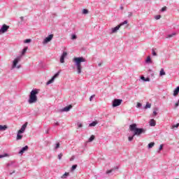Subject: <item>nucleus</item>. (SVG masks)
Wrapping results in <instances>:
<instances>
[{
  "label": "nucleus",
  "mask_w": 179,
  "mask_h": 179,
  "mask_svg": "<svg viewBox=\"0 0 179 179\" xmlns=\"http://www.w3.org/2000/svg\"><path fill=\"white\" fill-rule=\"evenodd\" d=\"M28 47H25L22 49V54L20 56H17L13 61V65H12V69H15V68H17V69H20L22 68L21 65H17L19 62H20L22 59V55H24L26 52H27Z\"/></svg>",
  "instance_id": "nucleus-1"
},
{
  "label": "nucleus",
  "mask_w": 179,
  "mask_h": 179,
  "mask_svg": "<svg viewBox=\"0 0 179 179\" xmlns=\"http://www.w3.org/2000/svg\"><path fill=\"white\" fill-rule=\"evenodd\" d=\"M129 130L131 132H134V136H140V135L146 132V129L136 127V124L135 123L129 125Z\"/></svg>",
  "instance_id": "nucleus-2"
},
{
  "label": "nucleus",
  "mask_w": 179,
  "mask_h": 179,
  "mask_svg": "<svg viewBox=\"0 0 179 179\" xmlns=\"http://www.w3.org/2000/svg\"><path fill=\"white\" fill-rule=\"evenodd\" d=\"M73 62H75V65L77 68V73L78 75L82 73V62H86V59L83 57H75L73 59Z\"/></svg>",
  "instance_id": "nucleus-3"
},
{
  "label": "nucleus",
  "mask_w": 179,
  "mask_h": 179,
  "mask_svg": "<svg viewBox=\"0 0 179 179\" xmlns=\"http://www.w3.org/2000/svg\"><path fill=\"white\" fill-rule=\"evenodd\" d=\"M38 92H40V90L38 89H34L31 91L28 99L29 104H34V103H37V94H38Z\"/></svg>",
  "instance_id": "nucleus-4"
},
{
  "label": "nucleus",
  "mask_w": 179,
  "mask_h": 179,
  "mask_svg": "<svg viewBox=\"0 0 179 179\" xmlns=\"http://www.w3.org/2000/svg\"><path fill=\"white\" fill-rule=\"evenodd\" d=\"M10 167H16L15 162L14 161H9L6 164L5 169L7 170V171H9Z\"/></svg>",
  "instance_id": "nucleus-5"
},
{
  "label": "nucleus",
  "mask_w": 179,
  "mask_h": 179,
  "mask_svg": "<svg viewBox=\"0 0 179 179\" xmlns=\"http://www.w3.org/2000/svg\"><path fill=\"white\" fill-rule=\"evenodd\" d=\"M121 103H122V99H115L112 102L113 107H118V106H121Z\"/></svg>",
  "instance_id": "nucleus-6"
},
{
  "label": "nucleus",
  "mask_w": 179,
  "mask_h": 179,
  "mask_svg": "<svg viewBox=\"0 0 179 179\" xmlns=\"http://www.w3.org/2000/svg\"><path fill=\"white\" fill-rule=\"evenodd\" d=\"M54 38V34H50L48 36H47L43 41V44H47L51 41Z\"/></svg>",
  "instance_id": "nucleus-7"
},
{
  "label": "nucleus",
  "mask_w": 179,
  "mask_h": 179,
  "mask_svg": "<svg viewBox=\"0 0 179 179\" xmlns=\"http://www.w3.org/2000/svg\"><path fill=\"white\" fill-rule=\"evenodd\" d=\"M121 27V25H117L115 27L111 28V29H110V34H114V33H117L118 31V30H120Z\"/></svg>",
  "instance_id": "nucleus-8"
},
{
  "label": "nucleus",
  "mask_w": 179,
  "mask_h": 179,
  "mask_svg": "<svg viewBox=\"0 0 179 179\" xmlns=\"http://www.w3.org/2000/svg\"><path fill=\"white\" fill-rule=\"evenodd\" d=\"M27 122H26L17 132L19 134H24V131H26V128H27Z\"/></svg>",
  "instance_id": "nucleus-9"
},
{
  "label": "nucleus",
  "mask_w": 179,
  "mask_h": 179,
  "mask_svg": "<svg viewBox=\"0 0 179 179\" xmlns=\"http://www.w3.org/2000/svg\"><path fill=\"white\" fill-rule=\"evenodd\" d=\"M68 55V52H63L60 57V62L61 64H64L65 62V57Z\"/></svg>",
  "instance_id": "nucleus-10"
},
{
  "label": "nucleus",
  "mask_w": 179,
  "mask_h": 179,
  "mask_svg": "<svg viewBox=\"0 0 179 179\" xmlns=\"http://www.w3.org/2000/svg\"><path fill=\"white\" fill-rule=\"evenodd\" d=\"M8 29H9V26H8L5 24H3L0 29L1 34L6 33V31H8Z\"/></svg>",
  "instance_id": "nucleus-11"
},
{
  "label": "nucleus",
  "mask_w": 179,
  "mask_h": 179,
  "mask_svg": "<svg viewBox=\"0 0 179 179\" xmlns=\"http://www.w3.org/2000/svg\"><path fill=\"white\" fill-rule=\"evenodd\" d=\"M29 150V146L25 145L24 147H23L19 152V155H23V153H24L27 150Z\"/></svg>",
  "instance_id": "nucleus-12"
},
{
  "label": "nucleus",
  "mask_w": 179,
  "mask_h": 179,
  "mask_svg": "<svg viewBox=\"0 0 179 179\" xmlns=\"http://www.w3.org/2000/svg\"><path fill=\"white\" fill-rule=\"evenodd\" d=\"M71 108H72V106L69 105L68 106L64 107V108L62 109V112H66L68 113V111L71 110Z\"/></svg>",
  "instance_id": "nucleus-13"
},
{
  "label": "nucleus",
  "mask_w": 179,
  "mask_h": 179,
  "mask_svg": "<svg viewBox=\"0 0 179 179\" xmlns=\"http://www.w3.org/2000/svg\"><path fill=\"white\" fill-rule=\"evenodd\" d=\"M21 134H22V133L17 132V138H16V140H17V141H20V140H22V138H23V135H22Z\"/></svg>",
  "instance_id": "nucleus-14"
},
{
  "label": "nucleus",
  "mask_w": 179,
  "mask_h": 179,
  "mask_svg": "<svg viewBox=\"0 0 179 179\" xmlns=\"http://www.w3.org/2000/svg\"><path fill=\"white\" fill-rule=\"evenodd\" d=\"M179 93V87H177L174 90H173V96H178Z\"/></svg>",
  "instance_id": "nucleus-15"
},
{
  "label": "nucleus",
  "mask_w": 179,
  "mask_h": 179,
  "mask_svg": "<svg viewBox=\"0 0 179 179\" xmlns=\"http://www.w3.org/2000/svg\"><path fill=\"white\" fill-rule=\"evenodd\" d=\"M150 127H156V121H155V120L152 119L150 121Z\"/></svg>",
  "instance_id": "nucleus-16"
},
{
  "label": "nucleus",
  "mask_w": 179,
  "mask_h": 179,
  "mask_svg": "<svg viewBox=\"0 0 179 179\" xmlns=\"http://www.w3.org/2000/svg\"><path fill=\"white\" fill-rule=\"evenodd\" d=\"M8 129V126L0 125V131H6Z\"/></svg>",
  "instance_id": "nucleus-17"
},
{
  "label": "nucleus",
  "mask_w": 179,
  "mask_h": 179,
  "mask_svg": "<svg viewBox=\"0 0 179 179\" xmlns=\"http://www.w3.org/2000/svg\"><path fill=\"white\" fill-rule=\"evenodd\" d=\"M152 59L150 58V56H148L147 59H145V64H152Z\"/></svg>",
  "instance_id": "nucleus-18"
},
{
  "label": "nucleus",
  "mask_w": 179,
  "mask_h": 179,
  "mask_svg": "<svg viewBox=\"0 0 179 179\" xmlns=\"http://www.w3.org/2000/svg\"><path fill=\"white\" fill-rule=\"evenodd\" d=\"M114 170H118V166H116L114 169L107 171L106 174H110V173H113V171H114Z\"/></svg>",
  "instance_id": "nucleus-19"
},
{
  "label": "nucleus",
  "mask_w": 179,
  "mask_h": 179,
  "mask_svg": "<svg viewBox=\"0 0 179 179\" xmlns=\"http://www.w3.org/2000/svg\"><path fill=\"white\" fill-rule=\"evenodd\" d=\"M166 75V72H164V69H161L159 71V76H164Z\"/></svg>",
  "instance_id": "nucleus-20"
},
{
  "label": "nucleus",
  "mask_w": 179,
  "mask_h": 179,
  "mask_svg": "<svg viewBox=\"0 0 179 179\" xmlns=\"http://www.w3.org/2000/svg\"><path fill=\"white\" fill-rule=\"evenodd\" d=\"M97 124H99L97 121H94L89 124V127H96Z\"/></svg>",
  "instance_id": "nucleus-21"
},
{
  "label": "nucleus",
  "mask_w": 179,
  "mask_h": 179,
  "mask_svg": "<svg viewBox=\"0 0 179 179\" xmlns=\"http://www.w3.org/2000/svg\"><path fill=\"white\" fill-rule=\"evenodd\" d=\"M3 157H9V154L4 153L3 155H0V159H3Z\"/></svg>",
  "instance_id": "nucleus-22"
},
{
  "label": "nucleus",
  "mask_w": 179,
  "mask_h": 179,
  "mask_svg": "<svg viewBox=\"0 0 179 179\" xmlns=\"http://www.w3.org/2000/svg\"><path fill=\"white\" fill-rule=\"evenodd\" d=\"M54 80V78L52 77V78L47 82L46 85H51V83H52Z\"/></svg>",
  "instance_id": "nucleus-23"
},
{
  "label": "nucleus",
  "mask_w": 179,
  "mask_h": 179,
  "mask_svg": "<svg viewBox=\"0 0 179 179\" xmlns=\"http://www.w3.org/2000/svg\"><path fill=\"white\" fill-rule=\"evenodd\" d=\"M153 146H155V143L154 142H151L148 144V149H152V148H153Z\"/></svg>",
  "instance_id": "nucleus-24"
},
{
  "label": "nucleus",
  "mask_w": 179,
  "mask_h": 179,
  "mask_svg": "<svg viewBox=\"0 0 179 179\" xmlns=\"http://www.w3.org/2000/svg\"><path fill=\"white\" fill-rule=\"evenodd\" d=\"M94 135H92L90 138L88 139V142H93L94 141Z\"/></svg>",
  "instance_id": "nucleus-25"
},
{
  "label": "nucleus",
  "mask_w": 179,
  "mask_h": 179,
  "mask_svg": "<svg viewBox=\"0 0 179 179\" xmlns=\"http://www.w3.org/2000/svg\"><path fill=\"white\" fill-rule=\"evenodd\" d=\"M69 176V173L66 172L62 177L61 178H66V177H68Z\"/></svg>",
  "instance_id": "nucleus-26"
},
{
  "label": "nucleus",
  "mask_w": 179,
  "mask_h": 179,
  "mask_svg": "<svg viewBox=\"0 0 179 179\" xmlns=\"http://www.w3.org/2000/svg\"><path fill=\"white\" fill-rule=\"evenodd\" d=\"M87 13H89V10L86 9V8H84L83 10V15H87Z\"/></svg>",
  "instance_id": "nucleus-27"
},
{
  "label": "nucleus",
  "mask_w": 179,
  "mask_h": 179,
  "mask_svg": "<svg viewBox=\"0 0 179 179\" xmlns=\"http://www.w3.org/2000/svg\"><path fill=\"white\" fill-rule=\"evenodd\" d=\"M128 24V20H124L123 22H121L119 26H124V24Z\"/></svg>",
  "instance_id": "nucleus-28"
},
{
  "label": "nucleus",
  "mask_w": 179,
  "mask_h": 179,
  "mask_svg": "<svg viewBox=\"0 0 179 179\" xmlns=\"http://www.w3.org/2000/svg\"><path fill=\"white\" fill-rule=\"evenodd\" d=\"M59 76V71L56 73L52 78H54V80H55L56 78H58Z\"/></svg>",
  "instance_id": "nucleus-29"
},
{
  "label": "nucleus",
  "mask_w": 179,
  "mask_h": 179,
  "mask_svg": "<svg viewBox=\"0 0 179 179\" xmlns=\"http://www.w3.org/2000/svg\"><path fill=\"white\" fill-rule=\"evenodd\" d=\"M173 36H176V33H173V34H169L166 36V38H171V37H173Z\"/></svg>",
  "instance_id": "nucleus-30"
},
{
  "label": "nucleus",
  "mask_w": 179,
  "mask_h": 179,
  "mask_svg": "<svg viewBox=\"0 0 179 179\" xmlns=\"http://www.w3.org/2000/svg\"><path fill=\"white\" fill-rule=\"evenodd\" d=\"M78 38V36L76 34H72L71 35V40H76Z\"/></svg>",
  "instance_id": "nucleus-31"
},
{
  "label": "nucleus",
  "mask_w": 179,
  "mask_h": 179,
  "mask_svg": "<svg viewBox=\"0 0 179 179\" xmlns=\"http://www.w3.org/2000/svg\"><path fill=\"white\" fill-rule=\"evenodd\" d=\"M152 55H153V57L157 56V53L156 52V51H155V49L152 50Z\"/></svg>",
  "instance_id": "nucleus-32"
},
{
  "label": "nucleus",
  "mask_w": 179,
  "mask_h": 179,
  "mask_svg": "<svg viewBox=\"0 0 179 179\" xmlns=\"http://www.w3.org/2000/svg\"><path fill=\"white\" fill-rule=\"evenodd\" d=\"M78 167L77 164H74L71 167V171H73L74 170H76V168Z\"/></svg>",
  "instance_id": "nucleus-33"
},
{
  "label": "nucleus",
  "mask_w": 179,
  "mask_h": 179,
  "mask_svg": "<svg viewBox=\"0 0 179 179\" xmlns=\"http://www.w3.org/2000/svg\"><path fill=\"white\" fill-rule=\"evenodd\" d=\"M24 44H27L29 43H31V39H26L24 41Z\"/></svg>",
  "instance_id": "nucleus-34"
},
{
  "label": "nucleus",
  "mask_w": 179,
  "mask_h": 179,
  "mask_svg": "<svg viewBox=\"0 0 179 179\" xmlns=\"http://www.w3.org/2000/svg\"><path fill=\"white\" fill-rule=\"evenodd\" d=\"M150 107H152V105L149 103H147L145 106V108H150Z\"/></svg>",
  "instance_id": "nucleus-35"
},
{
  "label": "nucleus",
  "mask_w": 179,
  "mask_h": 179,
  "mask_svg": "<svg viewBox=\"0 0 179 179\" xmlns=\"http://www.w3.org/2000/svg\"><path fill=\"white\" fill-rule=\"evenodd\" d=\"M141 107H142V103H137V105H136V108H141Z\"/></svg>",
  "instance_id": "nucleus-36"
},
{
  "label": "nucleus",
  "mask_w": 179,
  "mask_h": 179,
  "mask_svg": "<svg viewBox=\"0 0 179 179\" xmlns=\"http://www.w3.org/2000/svg\"><path fill=\"white\" fill-rule=\"evenodd\" d=\"M134 136H134V134L131 136H129V142H131V141H134Z\"/></svg>",
  "instance_id": "nucleus-37"
},
{
  "label": "nucleus",
  "mask_w": 179,
  "mask_h": 179,
  "mask_svg": "<svg viewBox=\"0 0 179 179\" xmlns=\"http://www.w3.org/2000/svg\"><path fill=\"white\" fill-rule=\"evenodd\" d=\"M59 143H57L55 146V150H57V149H59Z\"/></svg>",
  "instance_id": "nucleus-38"
},
{
  "label": "nucleus",
  "mask_w": 179,
  "mask_h": 179,
  "mask_svg": "<svg viewBox=\"0 0 179 179\" xmlns=\"http://www.w3.org/2000/svg\"><path fill=\"white\" fill-rule=\"evenodd\" d=\"M77 126L79 127V128H82V127H83V124H82V123L81 122H78L77 123Z\"/></svg>",
  "instance_id": "nucleus-39"
},
{
  "label": "nucleus",
  "mask_w": 179,
  "mask_h": 179,
  "mask_svg": "<svg viewBox=\"0 0 179 179\" xmlns=\"http://www.w3.org/2000/svg\"><path fill=\"white\" fill-rule=\"evenodd\" d=\"M62 156H63L62 153H59V154L58 155V159H59V160H61V159H62Z\"/></svg>",
  "instance_id": "nucleus-40"
},
{
  "label": "nucleus",
  "mask_w": 179,
  "mask_h": 179,
  "mask_svg": "<svg viewBox=\"0 0 179 179\" xmlns=\"http://www.w3.org/2000/svg\"><path fill=\"white\" fill-rule=\"evenodd\" d=\"M161 17H162V15H158L155 16L156 20H159V19H160Z\"/></svg>",
  "instance_id": "nucleus-41"
},
{
  "label": "nucleus",
  "mask_w": 179,
  "mask_h": 179,
  "mask_svg": "<svg viewBox=\"0 0 179 179\" xmlns=\"http://www.w3.org/2000/svg\"><path fill=\"white\" fill-rule=\"evenodd\" d=\"M178 127H179V123H178V124H175V125H173V126H172V128H173V129H174V128H178Z\"/></svg>",
  "instance_id": "nucleus-42"
},
{
  "label": "nucleus",
  "mask_w": 179,
  "mask_h": 179,
  "mask_svg": "<svg viewBox=\"0 0 179 179\" xmlns=\"http://www.w3.org/2000/svg\"><path fill=\"white\" fill-rule=\"evenodd\" d=\"M167 7H164L161 9V12H165V10H166Z\"/></svg>",
  "instance_id": "nucleus-43"
},
{
  "label": "nucleus",
  "mask_w": 179,
  "mask_h": 179,
  "mask_svg": "<svg viewBox=\"0 0 179 179\" xmlns=\"http://www.w3.org/2000/svg\"><path fill=\"white\" fill-rule=\"evenodd\" d=\"M96 95L93 94L90 97V101H92L93 100V98Z\"/></svg>",
  "instance_id": "nucleus-44"
},
{
  "label": "nucleus",
  "mask_w": 179,
  "mask_h": 179,
  "mask_svg": "<svg viewBox=\"0 0 179 179\" xmlns=\"http://www.w3.org/2000/svg\"><path fill=\"white\" fill-rule=\"evenodd\" d=\"M144 82H150V78H147L145 80H144Z\"/></svg>",
  "instance_id": "nucleus-45"
},
{
  "label": "nucleus",
  "mask_w": 179,
  "mask_h": 179,
  "mask_svg": "<svg viewBox=\"0 0 179 179\" xmlns=\"http://www.w3.org/2000/svg\"><path fill=\"white\" fill-rule=\"evenodd\" d=\"M163 150V144L160 145L159 150Z\"/></svg>",
  "instance_id": "nucleus-46"
},
{
  "label": "nucleus",
  "mask_w": 179,
  "mask_h": 179,
  "mask_svg": "<svg viewBox=\"0 0 179 179\" xmlns=\"http://www.w3.org/2000/svg\"><path fill=\"white\" fill-rule=\"evenodd\" d=\"M58 125H59V122H56L55 123V127H58Z\"/></svg>",
  "instance_id": "nucleus-47"
},
{
  "label": "nucleus",
  "mask_w": 179,
  "mask_h": 179,
  "mask_svg": "<svg viewBox=\"0 0 179 179\" xmlns=\"http://www.w3.org/2000/svg\"><path fill=\"white\" fill-rule=\"evenodd\" d=\"M20 20H21V23H22V22H23L24 17H20Z\"/></svg>",
  "instance_id": "nucleus-48"
},
{
  "label": "nucleus",
  "mask_w": 179,
  "mask_h": 179,
  "mask_svg": "<svg viewBox=\"0 0 179 179\" xmlns=\"http://www.w3.org/2000/svg\"><path fill=\"white\" fill-rule=\"evenodd\" d=\"M179 106V101L175 104V107L177 108Z\"/></svg>",
  "instance_id": "nucleus-49"
},
{
  "label": "nucleus",
  "mask_w": 179,
  "mask_h": 179,
  "mask_svg": "<svg viewBox=\"0 0 179 179\" xmlns=\"http://www.w3.org/2000/svg\"><path fill=\"white\" fill-rule=\"evenodd\" d=\"M141 80H143L144 82H145V78L144 76H141Z\"/></svg>",
  "instance_id": "nucleus-50"
},
{
  "label": "nucleus",
  "mask_w": 179,
  "mask_h": 179,
  "mask_svg": "<svg viewBox=\"0 0 179 179\" xmlns=\"http://www.w3.org/2000/svg\"><path fill=\"white\" fill-rule=\"evenodd\" d=\"M153 115H157V112L156 110H154V111H153Z\"/></svg>",
  "instance_id": "nucleus-51"
},
{
  "label": "nucleus",
  "mask_w": 179,
  "mask_h": 179,
  "mask_svg": "<svg viewBox=\"0 0 179 179\" xmlns=\"http://www.w3.org/2000/svg\"><path fill=\"white\" fill-rule=\"evenodd\" d=\"M132 17V13H131V12H129V17Z\"/></svg>",
  "instance_id": "nucleus-52"
},
{
  "label": "nucleus",
  "mask_w": 179,
  "mask_h": 179,
  "mask_svg": "<svg viewBox=\"0 0 179 179\" xmlns=\"http://www.w3.org/2000/svg\"><path fill=\"white\" fill-rule=\"evenodd\" d=\"M14 173H15V171H13V172H10V176H12Z\"/></svg>",
  "instance_id": "nucleus-53"
},
{
  "label": "nucleus",
  "mask_w": 179,
  "mask_h": 179,
  "mask_svg": "<svg viewBox=\"0 0 179 179\" xmlns=\"http://www.w3.org/2000/svg\"><path fill=\"white\" fill-rule=\"evenodd\" d=\"M120 9H121V10H122L124 9V7L123 6H120Z\"/></svg>",
  "instance_id": "nucleus-54"
},
{
  "label": "nucleus",
  "mask_w": 179,
  "mask_h": 179,
  "mask_svg": "<svg viewBox=\"0 0 179 179\" xmlns=\"http://www.w3.org/2000/svg\"><path fill=\"white\" fill-rule=\"evenodd\" d=\"M101 65V63L98 64V66H100Z\"/></svg>",
  "instance_id": "nucleus-55"
},
{
  "label": "nucleus",
  "mask_w": 179,
  "mask_h": 179,
  "mask_svg": "<svg viewBox=\"0 0 179 179\" xmlns=\"http://www.w3.org/2000/svg\"><path fill=\"white\" fill-rule=\"evenodd\" d=\"M176 179H178V178H176Z\"/></svg>",
  "instance_id": "nucleus-56"
}]
</instances>
